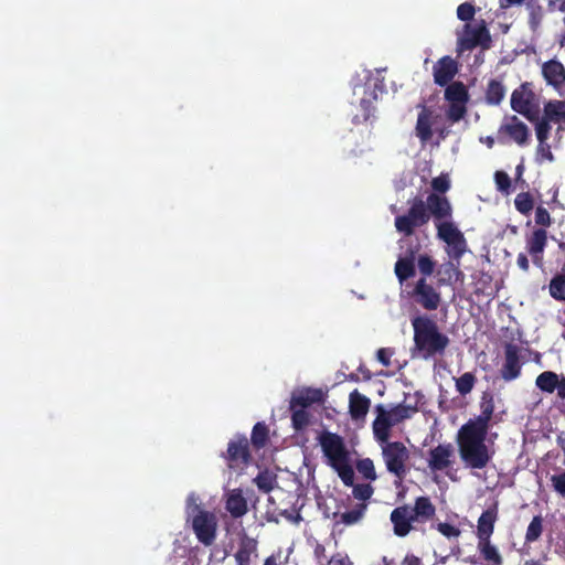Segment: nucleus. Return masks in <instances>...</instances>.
I'll use <instances>...</instances> for the list:
<instances>
[{
  "label": "nucleus",
  "mask_w": 565,
  "mask_h": 565,
  "mask_svg": "<svg viewBox=\"0 0 565 565\" xmlns=\"http://www.w3.org/2000/svg\"><path fill=\"white\" fill-rule=\"evenodd\" d=\"M486 419L470 420L458 433L460 458L466 468L483 469L492 458V451L486 445Z\"/></svg>",
  "instance_id": "nucleus-1"
},
{
  "label": "nucleus",
  "mask_w": 565,
  "mask_h": 565,
  "mask_svg": "<svg viewBox=\"0 0 565 565\" xmlns=\"http://www.w3.org/2000/svg\"><path fill=\"white\" fill-rule=\"evenodd\" d=\"M414 329L415 349L424 359L443 354L449 343L446 334L441 333L435 321L426 316H418L412 320Z\"/></svg>",
  "instance_id": "nucleus-2"
},
{
  "label": "nucleus",
  "mask_w": 565,
  "mask_h": 565,
  "mask_svg": "<svg viewBox=\"0 0 565 565\" xmlns=\"http://www.w3.org/2000/svg\"><path fill=\"white\" fill-rule=\"evenodd\" d=\"M186 522L200 543L210 546L216 539L217 518L216 515L202 508L201 500L195 493H190L186 498L185 507Z\"/></svg>",
  "instance_id": "nucleus-3"
},
{
  "label": "nucleus",
  "mask_w": 565,
  "mask_h": 565,
  "mask_svg": "<svg viewBox=\"0 0 565 565\" xmlns=\"http://www.w3.org/2000/svg\"><path fill=\"white\" fill-rule=\"evenodd\" d=\"M319 443L328 463L338 472L344 484L352 486L354 471L350 452L342 438L332 433H323L319 437Z\"/></svg>",
  "instance_id": "nucleus-4"
},
{
  "label": "nucleus",
  "mask_w": 565,
  "mask_h": 565,
  "mask_svg": "<svg viewBox=\"0 0 565 565\" xmlns=\"http://www.w3.org/2000/svg\"><path fill=\"white\" fill-rule=\"evenodd\" d=\"M388 472L402 480L408 472L409 449L402 441H377Z\"/></svg>",
  "instance_id": "nucleus-5"
},
{
  "label": "nucleus",
  "mask_w": 565,
  "mask_h": 565,
  "mask_svg": "<svg viewBox=\"0 0 565 565\" xmlns=\"http://www.w3.org/2000/svg\"><path fill=\"white\" fill-rule=\"evenodd\" d=\"M376 418L373 422V434L376 441L390 439L391 429L409 416V411L403 405L386 408L384 405L375 407Z\"/></svg>",
  "instance_id": "nucleus-6"
},
{
  "label": "nucleus",
  "mask_w": 565,
  "mask_h": 565,
  "mask_svg": "<svg viewBox=\"0 0 565 565\" xmlns=\"http://www.w3.org/2000/svg\"><path fill=\"white\" fill-rule=\"evenodd\" d=\"M437 237L446 244V253L451 259L459 260L467 252V242L457 224L451 222L437 223Z\"/></svg>",
  "instance_id": "nucleus-7"
},
{
  "label": "nucleus",
  "mask_w": 565,
  "mask_h": 565,
  "mask_svg": "<svg viewBox=\"0 0 565 565\" xmlns=\"http://www.w3.org/2000/svg\"><path fill=\"white\" fill-rule=\"evenodd\" d=\"M428 221L429 213L427 211L426 203L422 199L415 198L411 201L408 212L396 216L395 227L397 232L408 236L413 234L415 228L423 226Z\"/></svg>",
  "instance_id": "nucleus-8"
},
{
  "label": "nucleus",
  "mask_w": 565,
  "mask_h": 565,
  "mask_svg": "<svg viewBox=\"0 0 565 565\" xmlns=\"http://www.w3.org/2000/svg\"><path fill=\"white\" fill-rule=\"evenodd\" d=\"M490 43V34L484 24V21H476L467 23L462 32L458 33L457 51L471 50L476 46L488 47Z\"/></svg>",
  "instance_id": "nucleus-9"
},
{
  "label": "nucleus",
  "mask_w": 565,
  "mask_h": 565,
  "mask_svg": "<svg viewBox=\"0 0 565 565\" xmlns=\"http://www.w3.org/2000/svg\"><path fill=\"white\" fill-rule=\"evenodd\" d=\"M412 297L426 310H436L441 300L440 292L425 277L415 282Z\"/></svg>",
  "instance_id": "nucleus-10"
},
{
  "label": "nucleus",
  "mask_w": 565,
  "mask_h": 565,
  "mask_svg": "<svg viewBox=\"0 0 565 565\" xmlns=\"http://www.w3.org/2000/svg\"><path fill=\"white\" fill-rule=\"evenodd\" d=\"M522 350L515 344L509 343L504 349V361L501 367V376L504 381H513L519 377L522 367Z\"/></svg>",
  "instance_id": "nucleus-11"
},
{
  "label": "nucleus",
  "mask_w": 565,
  "mask_h": 565,
  "mask_svg": "<svg viewBox=\"0 0 565 565\" xmlns=\"http://www.w3.org/2000/svg\"><path fill=\"white\" fill-rule=\"evenodd\" d=\"M511 107L516 113L531 118L536 108L534 93L526 85L520 86L512 93Z\"/></svg>",
  "instance_id": "nucleus-12"
},
{
  "label": "nucleus",
  "mask_w": 565,
  "mask_h": 565,
  "mask_svg": "<svg viewBox=\"0 0 565 565\" xmlns=\"http://www.w3.org/2000/svg\"><path fill=\"white\" fill-rule=\"evenodd\" d=\"M428 213L434 216V223L437 227V223L451 222V213L452 209L449 201L445 196H440L438 194H430L427 198L426 204Z\"/></svg>",
  "instance_id": "nucleus-13"
},
{
  "label": "nucleus",
  "mask_w": 565,
  "mask_h": 565,
  "mask_svg": "<svg viewBox=\"0 0 565 565\" xmlns=\"http://www.w3.org/2000/svg\"><path fill=\"white\" fill-rule=\"evenodd\" d=\"M454 455V447L450 444L438 445L429 451L428 467L433 471H444L451 466Z\"/></svg>",
  "instance_id": "nucleus-14"
},
{
  "label": "nucleus",
  "mask_w": 565,
  "mask_h": 565,
  "mask_svg": "<svg viewBox=\"0 0 565 565\" xmlns=\"http://www.w3.org/2000/svg\"><path fill=\"white\" fill-rule=\"evenodd\" d=\"M535 385L544 393L552 394L555 390L561 398H565V377H559L552 371L541 373L536 380Z\"/></svg>",
  "instance_id": "nucleus-15"
},
{
  "label": "nucleus",
  "mask_w": 565,
  "mask_h": 565,
  "mask_svg": "<svg viewBox=\"0 0 565 565\" xmlns=\"http://www.w3.org/2000/svg\"><path fill=\"white\" fill-rule=\"evenodd\" d=\"M391 522L394 525V533L397 536H405L412 530V523L416 522L409 507H398L391 513Z\"/></svg>",
  "instance_id": "nucleus-16"
},
{
  "label": "nucleus",
  "mask_w": 565,
  "mask_h": 565,
  "mask_svg": "<svg viewBox=\"0 0 565 565\" xmlns=\"http://www.w3.org/2000/svg\"><path fill=\"white\" fill-rule=\"evenodd\" d=\"M438 115L433 110L423 107L420 113L418 114L417 122H416V136L420 139L422 142H427L433 137V129L437 124Z\"/></svg>",
  "instance_id": "nucleus-17"
},
{
  "label": "nucleus",
  "mask_w": 565,
  "mask_h": 565,
  "mask_svg": "<svg viewBox=\"0 0 565 565\" xmlns=\"http://www.w3.org/2000/svg\"><path fill=\"white\" fill-rule=\"evenodd\" d=\"M542 74L548 85L553 86L557 92H562L565 87V68L563 64L556 60H551L543 64Z\"/></svg>",
  "instance_id": "nucleus-18"
},
{
  "label": "nucleus",
  "mask_w": 565,
  "mask_h": 565,
  "mask_svg": "<svg viewBox=\"0 0 565 565\" xmlns=\"http://www.w3.org/2000/svg\"><path fill=\"white\" fill-rule=\"evenodd\" d=\"M225 509L232 518L244 516L248 511L247 500L241 489H232L225 492Z\"/></svg>",
  "instance_id": "nucleus-19"
},
{
  "label": "nucleus",
  "mask_w": 565,
  "mask_h": 565,
  "mask_svg": "<svg viewBox=\"0 0 565 565\" xmlns=\"http://www.w3.org/2000/svg\"><path fill=\"white\" fill-rule=\"evenodd\" d=\"M457 72L456 61L450 56H444L434 65L435 83L444 86L455 77Z\"/></svg>",
  "instance_id": "nucleus-20"
},
{
  "label": "nucleus",
  "mask_w": 565,
  "mask_h": 565,
  "mask_svg": "<svg viewBox=\"0 0 565 565\" xmlns=\"http://www.w3.org/2000/svg\"><path fill=\"white\" fill-rule=\"evenodd\" d=\"M501 129L519 145H525L529 140L530 132L527 126L516 116L507 118Z\"/></svg>",
  "instance_id": "nucleus-21"
},
{
  "label": "nucleus",
  "mask_w": 565,
  "mask_h": 565,
  "mask_svg": "<svg viewBox=\"0 0 565 565\" xmlns=\"http://www.w3.org/2000/svg\"><path fill=\"white\" fill-rule=\"evenodd\" d=\"M547 234L545 230H535L526 241V246L534 264L541 265L542 255L546 246Z\"/></svg>",
  "instance_id": "nucleus-22"
},
{
  "label": "nucleus",
  "mask_w": 565,
  "mask_h": 565,
  "mask_svg": "<svg viewBox=\"0 0 565 565\" xmlns=\"http://www.w3.org/2000/svg\"><path fill=\"white\" fill-rule=\"evenodd\" d=\"M371 405L370 398L361 394L358 390L350 393L349 411L354 420H364Z\"/></svg>",
  "instance_id": "nucleus-23"
},
{
  "label": "nucleus",
  "mask_w": 565,
  "mask_h": 565,
  "mask_svg": "<svg viewBox=\"0 0 565 565\" xmlns=\"http://www.w3.org/2000/svg\"><path fill=\"white\" fill-rule=\"evenodd\" d=\"M248 441L245 437L232 440L227 448V460L230 467L246 463L248 459L247 452Z\"/></svg>",
  "instance_id": "nucleus-24"
},
{
  "label": "nucleus",
  "mask_w": 565,
  "mask_h": 565,
  "mask_svg": "<svg viewBox=\"0 0 565 565\" xmlns=\"http://www.w3.org/2000/svg\"><path fill=\"white\" fill-rule=\"evenodd\" d=\"M545 120L554 124H558L557 131L563 129L565 124V102L564 100H551L544 106Z\"/></svg>",
  "instance_id": "nucleus-25"
},
{
  "label": "nucleus",
  "mask_w": 565,
  "mask_h": 565,
  "mask_svg": "<svg viewBox=\"0 0 565 565\" xmlns=\"http://www.w3.org/2000/svg\"><path fill=\"white\" fill-rule=\"evenodd\" d=\"M495 520L497 512L494 509H488L480 515L477 525L478 541L490 540L493 533Z\"/></svg>",
  "instance_id": "nucleus-26"
},
{
  "label": "nucleus",
  "mask_w": 565,
  "mask_h": 565,
  "mask_svg": "<svg viewBox=\"0 0 565 565\" xmlns=\"http://www.w3.org/2000/svg\"><path fill=\"white\" fill-rule=\"evenodd\" d=\"M257 542L254 539L244 536L239 541L238 550L235 554L237 565H250L252 558L256 556Z\"/></svg>",
  "instance_id": "nucleus-27"
},
{
  "label": "nucleus",
  "mask_w": 565,
  "mask_h": 565,
  "mask_svg": "<svg viewBox=\"0 0 565 565\" xmlns=\"http://www.w3.org/2000/svg\"><path fill=\"white\" fill-rule=\"evenodd\" d=\"M439 284L440 285H455L459 281H462L463 274L459 269V264H455L454 262H446L440 265L438 269Z\"/></svg>",
  "instance_id": "nucleus-28"
},
{
  "label": "nucleus",
  "mask_w": 565,
  "mask_h": 565,
  "mask_svg": "<svg viewBox=\"0 0 565 565\" xmlns=\"http://www.w3.org/2000/svg\"><path fill=\"white\" fill-rule=\"evenodd\" d=\"M412 511L415 521L426 522L435 515L436 509L428 498L419 497L416 499Z\"/></svg>",
  "instance_id": "nucleus-29"
},
{
  "label": "nucleus",
  "mask_w": 565,
  "mask_h": 565,
  "mask_svg": "<svg viewBox=\"0 0 565 565\" xmlns=\"http://www.w3.org/2000/svg\"><path fill=\"white\" fill-rule=\"evenodd\" d=\"M322 391L317 388H302L294 393L291 403L306 407L322 399Z\"/></svg>",
  "instance_id": "nucleus-30"
},
{
  "label": "nucleus",
  "mask_w": 565,
  "mask_h": 565,
  "mask_svg": "<svg viewBox=\"0 0 565 565\" xmlns=\"http://www.w3.org/2000/svg\"><path fill=\"white\" fill-rule=\"evenodd\" d=\"M395 274L401 284L411 278L415 274V257L412 253L407 256H402L395 264Z\"/></svg>",
  "instance_id": "nucleus-31"
},
{
  "label": "nucleus",
  "mask_w": 565,
  "mask_h": 565,
  "mask_svg": "<svg viewBox=\"0 0 565 565\" xmlns=\"http://www.w3.org/2000/svg\"><path fill=\"white\" fill-rule=\"evenodd\" d=\"M478 551L487 565H502V556L490 540L478 541Z\"/></svg>",
  "instance_id": "nucleus-32"
},
{
  "label": "nucleus",
  "mask_w": 565,
  "mask_h": 565,
  "mask_svg": "<svg viewBox=\"0 0 565 565\" xmlns=\"http://www.w3.org/2000/svg\"><path fill=\"white\" fill-rule=\"evenodd\" d=\"M505 96L503 84L497 79H491L486 92V100L490 105H499Z\"/></svg>",
  "instance_id": "nucleus-33"
},
{
  "label": "nucleus",
  "mask_w": 565,
  "mask_h": 565,
  "mask_svg": "<svg viewBox=\"0 0 565 565\" xmlns=\"http://www.w3.org/2000/svg\"><path fill=\"white\" fill-rule=\"evenodd\" d=\"M445 97L449 103H467L468 94L463 84L452 83L445 92Z\"/></svg>",
  "instance_id": "nucleus-34"
},
{
  "label": "nucleus",
  "mask_w": 565,
  "mask_h": 565,
  "mask_svg": "<svg viewBox=\"0 0 565 565\" xmlns=\"http://www.w3.org/2000/svg\"><path fill=\"white\" fill-rule=\"evenodd\" d=\"M476 382H477V379H476L475 374L471 372H466L462 375H460L459 377L455 379L456 391L461 396H465L472 391Z\"/></svg>",
  "instance_id": "nucleus-35"
},
{
  "label": "nucleus",
  "mask_w": 565,
  "mask_h": 565,
  "mask_svg": "<svg viewBox=\"0 0 565 565\" xmlns=\"http://www.w3.org/2000/svg\"><path fill=\"white\" fill-rule=\"evenodd\" d=\"M365 510H366V504L359 503L355 508L351 509L350 511L343 512L340 515V520L342 523H344L347 525H352L354 523H358L362 519Z\"/></svg>",
  "instance_id": "nucleus-36"
},
{
  "label": "nucleus",
  "mask_w": 565,
  "mask_h": 565,
  "mask_svg": "<svg viewBox=\"0 0 565 565\" xmlns=\"http://www.w3.org/2000/svg\"><path fill=\"white\" fill-rule=\"evenodd\" d=\"M254 482L258 487L259 490L264 492H269L273 490L277 483L276 476L269 471H262L254 479Z\"/></svg>",
  "instance_id": "nucleus-37"
},
{
  "label": "nucleus",
  "mask_w": 565,
  "mask_h": 565,
  "mask_svg": "<svg viewBox=\"0 0 565 565\" xmlns=\"http://www.w3.org/2000/svg\"><path fill=\"white\" fill-rule=\"evenodd\" d=\"M268 437V428L263 423H257L252 433V443L254 447L262 448L265 446Z\"/></svg>",
  "instance_id": "nucleus-38"
},
{
  "label": "nucleus",
  "mask_w": 565,
  "mask_h": 565,
  "mask_svg": "<svg viewBox=\"0 0 565 565\" xmlns=\"http://www.w3.org/2000/svg\"><path fill=\"white\" fill-rule=\"evenodd\" d=\"M550 294L554 299L565 300V275L556 276L551 280Z\"/></svg>",
  "instance_id": "nucleus-39"
},
{
  "label": "nucleus",
  "mask_w": 565,
  "mask_h": 565,
  "mask_svg": "<svg viewBox=\"0 0 565 565\" xmlns=\"http://www.w3.org/2000/svg\"><path fill=\"white\" fill-rule=\"evenodd\" d=\"M515 209L524 215H527L533 209V200L529 193H519L514 199Z\"/></svg>",
  "instance_id": "nucleus-40"
},
{
  "label": "nucleus",
  "mask_w": 565,
  "mask_h": 565,
  "mask_svg": "<svg viewBox=\"0 0 565 565\" xmlns=\"http://www.w3.org/2000/svg\"><path fill=\"white\" fill-rule=\"evenodd\" d=\"M543 525H542V519L541 516H534L532 521L530 522L525 540L526 542H535L542 534Z\"/></svg>",
  "instance_id": "nucleus-41"
},
{
  "label": "nucleus",
  "mask_w": 565,
  "mask_h": 565,
  "mask_svg": "<svg viewBox=\"0 0 565 565\" xmlns=\"http://www.w3.org/2000/svg\"><path fill=\"white\" fill-rule=\"evenodd\" d=\"M356 469L365 479L374 481L376 479V472L373 461L370 458L361 459Z\"/></svg>",
  "instance_id": "nucleus-42"
},
{
  "label": "nucleus",
  "mask_w": 565,
  "mask_h": 565,
  "mask_svg": "<svg viewBox=\"0 0 565 565\" xmlns=\"http://www.w3.org/2000/svg\"><path fill=\"white\" fill-rule=\"evenodd\" d=\"M417 267L423 277L430 276L435 269V262L428 255L422 254L417 258Z\"/></svg>",
  "instance_id": "nucleus-43"
},
{
  "label": "nucleus",
  "mask_w": 565,
  "mask_h": 565,
  "mask_svg": "<svg viewBox=\"0 0 565 565\" xmlns=\"http://www.w3.org/2000/svg\"><path fill=\"white\" fill-rule=\"evenodd\" d=\"M447 111L448 118L456 122L459 121L466 114V103H449Z\"/></svg>",
  "instance_id": "nucleus-44"
},
{
  "label": "nucleus",
  "mask_w": 565,
  "mask_h": 565,
  "mask_svg": "<svg viewBox=\"0 0 565 565\" xmlns=\"http://www.w3.org/2000/svg\"><path fill=\"white\" fill-rule=\"evenodd\" d=\"M536 160L539 162H542V161H554V156L551 151V145L547 143V141H539V146H537V149H536Z\"/></svg>",
  "instance_id": "nucleus-45"
},
{
  "label": "nucleus",
  "mask_w": 565,
  "mask_h": 565,
  "mask_svg": "<svg viewBox=\"0 0 565 565\" xmlns=\"http://www.w3.org/2000/svg\"><path fill=\"white\" fill-rule=\"evenodd\" d=\"M551 129L552 127L550 121L545 120L544 118L540 119L535 126L537 141H547Z\"/></svg>",
  "instance_id": "nucleus-46"
},
{
  "label": "nucleus",
  "mask_w": 565,
  "mask_h": 565,
  "mask_svg": "<svg viewBox=\"0 0 565 565\" xmlns=\"http://www.w3.org/2000/svg\"><path fill=\"white\" fill-rule=\"evenodd\" d=\"M373 494V488L370 484H356L353 488V497L360 501L361 503H365L367 499Z\"/></svg>",
  "instance_id": "nucleus-47"
},
{
  "label": "nucleus",
  "mask_w": 565,
  "mask_h": 565,
  "mask_svg": "<svg viewBox=\"0 0 565 565\" xmlns=\"http://www.w3.org/2000/svg\"><path fill=\"white\" fill-rule=\"evenodd\" d=\"M436 529L447 539L458 537L460 535V530L449 523L439 522L436 524Z\"/></svg>",
  "instance_id": "nucleus-48"
},
{
  "label": "nucleus",
  "mask_w": 565,
  "mask_h": 565,
  "mask_svg": "<svg viewBox=\"0 0 565 565\" xmlns=\"http://www.w3.org/2000/svg\"><path fill=\"white\" fill-rule=\"evenodd\" d=\"M309 423L308 413L303 409L294 411L292 413V424L296 429H301L306 427Z\"/></svg>",
  "instance_id": "nucleus-49"
},
{
  "label": "nucleus",
  "mask_w": 565,
  "mask_h": 565,
  "mask_svg": "<svg viewBox=\"0 0 565 565\" xmlns=\"http://www.w3.org/2000/svg\"><path fill=\"white\" fill-rule=\"evenodd\" d=\"M495 184L499 191L508 192L511 186V180L508 173L503 171H497L494 174Z\"/></svg>",
  "instance_id": "nucleus-50"
},
{
  "label": "nucleus",
  "mask_w": 565,
  "mask_h": 565,
  "mask_svg": "<svg viewBox=\"0 0 565 565\" xmlns=\"http://www.w3.org/2000/svg\"><path fill=\"white\" fill-rule=\"evenodd\" d=\"M475 15V8L472 4L466 2L458 7L457 17L461 21H469Z\"/></svg>",
  "instance_id": "nucleus-51"
},
{
  "label": "nucleus",
  "mask_w": 565,
  "mask_h": 565,
  "mask_svg": "<svg viewBox=\"0 0 565 565\" xmlns=\"http://www.w3.org/2000/svg\"><path fill=\"white\" fill-rule=\"evenodd\" d=\"M551 482L554 490L565 498V471L551 477Z\"/></svg>",
  "instance_id": "nucleus-52"
},
{
  "label": "nucleus",
  "mask_w": 565,
  "mask_h": 565,
  "mask_svg": "<svg viewBox=\"0 0 565 565\" xmlns=\"http://www.w3.org/2000/svg\"><path fill=\"white\" fill-rule=\"evenodd\" d=\"M431 186L435 191L444 193L449 186L450 182L447 175H439L431 181Z\"/></svg>",
  "instance_id": "nucleus-53"
},
{
  "label": "nucleus",
  "mask_w": 565,
  "mask_h": 565,
  "mask_svg": "<svg viewBox=\"0 0 565 565\" xmlns=\"http://www.w3.org/2000/svg\"><path fill=\"white\" fill-rule=\"evenodd\" d=\"M535 222L539 225L548 226L551 223V216L545 207L539 206L535 211Z\"/></svg>",
  "instance_id": "nucleus-54"
},
{
  "label": "nucleus",
  "mask_w": 565,
  "mask_h": 565,
  "mask_svg": "<svg viewBox=\"0 0 565 565\" xmlns=\"http://www.w3.org/2000/svg\"><path fill=\"white\" fill-rule=\"evenodd\" d=\"M290 552H291V550L289 548L287 552V555L282 559L281 551H278L277 553H275V554L270 555L268 558H266L264 565H281L282 563L287 562Z\"/></svg>",
  "instance_id": "nucleus-55"
},
{
  "label": "nucleus",
  "mask_w": 565,
  "mask_h": 565,
  "mask_svg": "<svg viewBox=\"0 0 565 565\" xmlns=\"http://www.w3.org/2000/svg\"><path fill=\"white\" fill-rule=\"evenodd\" d=\"M377 360L384 365L388 366L391 364L390 360L393 355V351L387 348L380 349L377 351Z\"/></svg>",
  "instance_id": "nucleus-56"
},
{
  "label": "nucleus",
  "mask_w": 565,
  "mask_h": 565,
  "mask_svg": "<svg viewBox=\"0 0 565 565\" xmlns=\"http://www.w3.org/2000/svg\"><path fill=\"white\" fill-rule=\"evenodd\" d=\"M327 565H351L348 555L337 554L330 558Z\"/></svg>",
  "instance_id": "nucleus-57"
},
{
  "label": "nucleus",
  "mask_w": 565,
  "mask_h": 565,
  "mask_svg": "<svg viewBox=\"0 0 565 565\" xmlns=\"http://www.w3.org/2000/svg\"><path fill=\"white\" fill-rule=\"evenodd\" d=\"M548 7L552 11L565 12V0H550Z\"/></svg>",
  "instance_id": "nucleus-58"
},
{
  "label": "nucleus",
  "mask_w": 565,
  "mask_h": 565,
  "mask_svg": "<svg viewBox=\"0 0 565 565\" xmlns=\"http://www.w3.org/2000/svg\"><path fill=\"white\" fill-rule=\"evenodd\" d=\"M371 98H373V99L376 98V94L374 90H372V93L369 94V97H362L360 100V105L364 109L365 113H369V110H370Z\"/></svg>",
  "instance_id": "nucleus-59"
},
{
  "label": "nucleus",
  "mask_w": 565,
  "mask_h": 565,
  "mask_svg": "<svg viewBox=\"0 0 565 565\" xmlns=\"http://www.w3.org/2000/svg\"><path fill=\"white\" fill-rule=\"evenodd\" d=\"M483 412L482 415L479 416L477 419H486V431L488 430V422L490 420L491 414H492V406L490 404L483 405Z\"/></svg>",
  "instance_id": "nucleus-60"
},
{
  "label": "nucleus",
  "mask_w": 565,
  "mask_h": 565,
  "mask_svg": "<svg viewBox=\"0 0 565 565\" xmlns=\"http://www.w3.org/2000/svg\"><path fill=\"white\" fill-rule=\"evenodd\" d=\"M516 264L524 271L529 269V260L525 254L521 253L518 255Z\"/></svg>",
  "instance_id": "nucleus-61"
},
{
  "label": "nucleus",
  "mask_w": 565,
  "mask_h": 565,
  "mask_svg": "<svg viewBox=\"0 0 565 565\" xmlns=\"http://www.w3.org/2000/svg\"><path fill=\"white\" fill-rule=\"evenodd\" d=\"M402 565H422L420 559L415 555H407Z\"/></svg>",
  "instance_id": "nucleus-62"
},
{
  "label": "nucleus",
  "mask_w": 565,
  "mask_h": 565,
  "mask_svg": "<svg viewBox=\"0 0 565 565\" xmlns=\"http://www.w3.org/2000/svg\"><path fill=\"white\" fill-rule=\"evenodd\" d=\"M480 141L481 142H484L489 148H491L494 143V140L492 137H486V138H480Z\"/></svg>",
  "instance_id": "nucleus-63"
},
{
  "label": "nucleus",
  "mask_w": 565,
  "mask_h": 565,
  "mask_svg": "<svg viewBox=\"0 0 565 565\" xmlns=\"http://www.w3.org/2000/svg\"><path fill=\"white\" fill-rule=\"evenodd\" d=\"M524 565H545L540 561H527Z\"/></svg>",
  "instance_id": "nucleus-64"
}]
</instances>
